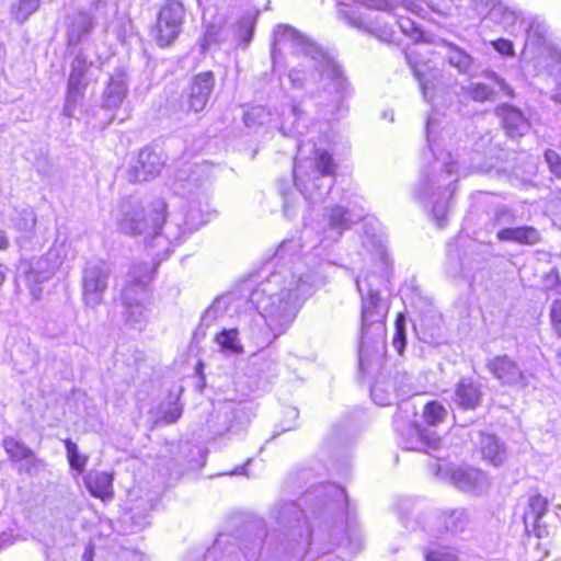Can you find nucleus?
Segmentation results:
<instances>
[{
    "label": "nucleus",
    "mask_w": 561,
    "mask_h": 561,
    "mask_svg": "<svg viewBox=\"0 0 561 561\" xmlns=\"http://www.w3.org/2000/svg\"><path fill=\"white\" fill-rule=\"evenodd\" d=\"M271 122V114L263 106L252 107L244 115V123L249 127L270 124Z\"/></svg>",
    "instance_id": "obj_37"
},
{
    "label": "nucleus",
    "mask_w": 561,
    "mask_h": 561,
    "mask_svg": "<svg viewBox=\"0 0 561 561\" xmlns=\"http://www.w3.org/2000/svg\"><path fill=\"white\" fill-rule=\"evenodd\" d=\"M36 1L41 4V1H42V0H36Z\"/></svg>",
    "instance_id": "obj_62"
},
{
    "label": "nucleus",
    "mask_w": 561,
    "mask_h": 561,
    "mask_svg": "<svg viewBox=\"0 0 561 561\" xmlns=\"http://www.w3.org/2000/svg\"><path fill=\"white\" fill-rule=\"evenodd\" d=\"M153 272L154 268L147 263L135 265L130 271L129 280L122 290L123 316L131 325L140 328L147 320L148 310L145 300Z\"/></svg>",
    "instance_id": "obj_6"
},
{
    "label": "nucleus",
    "mask_w": 561,
    "mask_h": 561,
    "mask_svg": "<svg viewBox=\"0 0 561 561\" xmlns=\"http://www.w3.org/2000/svg\"><path fill=\"white\" fill-rule=\"evenodd\" d=\"M548 506L547 497L541 494H534L528 500V511L525 513V517L529 515L533 519L538 520L547 513Z\"/></svg>",
    "instance_id": "obj_36"
},
{
    "label": "nucleus",
    "mask_w": 561,
    "mask_h": 561,
    "mask_svg": "<svg viewBox=\"0 0 561 561\" xmlns=\"http://www.w3.org/2000/svg\"><path fill=\"white\" fill-rule=\"evenodd\" d=\"M66 254L67 249L64 243H54L43 256L31 261L26 272V280L31 285V293L36 299H38L41 290L35 285L48 280L61 266Z\"/></svg>",
    "instance_id": "obj_10"
},
{
    "label": "nucleus",
    "mask_w": 561,
    "mask_h": 561,
    "mask_svg": "<svg viewBox=\"0 0 561 561\" xmlns=\"http://www.w3.org/2000/svg\"><path fill=\"white\" fill-rule=\"evenodd\" d=\"M36 0H18L11 7V15L19 23H24L33 13L39 9Z\"/></svg>",
    "instance_id": "obj_31"
},
{
    "label": "nucleus",
    "mask_w": 561,
    "mask_h": 561,
    "mask_svg": "<svg viewBox=\"0 0 561 561\" xmlns=\"http://www.w3.org/2000/svg\"><path fill=\"white\" fill-rule=\"evenodd\" d=\"M340 112H341V106L337 107L336 114H339Z\"/></svg>",
    "instance_id": "obj_61"
},
{
    "label": "nucleus",
    "mask_w": 561,
    "mask_h": 561,
    "mask_svg": "<svg viewBox=\"0 0 561 561\" xmlns=\"http://www.w3.org/2000/svg\"><path fill=\"white\" fill-rule=\"evenodd\" d=\"M424 561H458V558L449 548L427 549L424 552Z\"/></svg>",
    "instance_id": "obj_42"
},
{
    "label": "nucleus",
    "mask_w": 561,
    "mask_h": 561,
    "mask_svg": "<svg viewBox=\"0 0 561 561\" xmlns=\"http://www.w3.org/2000/svg\"><path fill=\"white\" fill-rule=\"evenodd\" d=\"M215 87V77L211 71H205L196 75L192 79L187 96V111L195 113L202 112L213 93Z\"/></svg>",
    "instance_id": "obj_13"
},
{
    "label": "nucleus",
    "mask_w": 561,
    "mask_h": 561,
    "mask_svg": "<svg viewBox=\"0 0 561 561\" xmlns=\"http://www.w3.org/2000/svg\"><path fill=\"white\" fill-rule=\"evenodd\" d=\"M2 446L12 462L31 460V463L28 466L19 469L20 472L24 471L26 473H31L32 467H35L37 463L41 462V460L36 458L32 449H30L23 442L14 437H5L2 442Z\"/></svg>",
    "instance_id": "obj_20"
},
{
    "label": "nucleus",
    "mask_w": 561,
    "mask_h": 561,
    "mask_svg": "<svg viewBox=\"0 0 561 561\" xmlns=\"http://www.w3.org/2000/svg\"><path fill=\"white\" fill-rule=\"evenodd\" d=\"M402 4H403V7H404L407 10H409V11H411V12H413V13H416V14H420V13H421V11L423 10V9H422V7H421V4H420V3H417V2H415V1H405V0H403V1H402Z\"/></svg>",
    "instance_id": "obj_55"
},
{
    "label": "nucleus",
    "mask_w": 561,
    "mask_h": 561,
    "mask_svg": "<svg viewBox=\"0 0 561 561\" xmlns=\"http://www.w3.org/2000/svg\"><path fill=\"white\" fill-rule=\"evenodd\" d=\"M84 80L69 77L67 88V99L64 106V114L66 116H72L78 101L83 96L85 90Z\"/></svg>",
    "instance_id": "obj_27"
},
{
    "label": "nucleus",
    "mask_w": 561,
    "mask_h": 561,
    "mask_svg": "<svg viewBox=\"0 0 561 561\" xmlns=\"http://www.w3.org/2000/svg\"><path fill=\"white\" fill-rule=\"evenodd\" d=\"M507 135L512 138L524 136L530 128L524 113L515 106L503 104L496 108Z\"/></svg>",
    "instance_id": "obj_15"
},
{
    "label": "nucleus",
    "mask_w": 561,
    "mask_h": 561,
    "mask_svg": "<svg viewBox=\"0 0 561 561\" xmlns=\"http://www.w3.org/2000/svg\"><path fill=\"white\" fill-rule=\"evenodd\" d=\"M439 519L444 530L450 534L462 533L470 524L467 512L458 508L444 512Z\"/></svg>",
    "instance_id": "obj_24"
},
{
    "label": "nucleus",
    "mask_w": 561,
    "mask_h": 561,
    "mask_svg": "<svg viewBox=\"0 0 561 561\" xmlns=\"http://www.w3.org/2000/svg\"><path fill=\"white\" fill-rule=\"evenodd\" d=\"M419 440L426 449H437L440 446V437L436 434H427L419 424L414 425Z\"/></svg>",
    "instance_id": "obj_43"
},
{
    "label": "nucleus",
    "mask_w": 561,
    "mask_h": 561,
    "mask_svg": "<svg viewBox=\"0 0 561 561\" xmlns=\"http://www.w3.org/2000/svg\"><path fill=\"white\" fill-rule=\"evenodd\" d=\"M557 66H558V71L561 75V57L559 58Z\"/></svg>",
    "instance_id": "obj_60"
},
{
    "label": "nucleus",
    "mask_w": 561,
    "mask_h": 561,
    "mask_svg": "<svg viewBox=\"0 0 561 561\" xmlns=\"http://www.w3.org/2000/svg\"><path fill=\"white\" fill-rule=\"evenodd\" d=\"M479 388H457L456 400L463 410L474 409L480 402Z\"/></svg>",
    "instance_id": "obj_33"
},
{
    "label": "nucleus",
    "mask_w": 561,
    "mask_h": 561,
    "mask_svg": "<svg viewBox=\"0 0 561 561\" xmlns=\"http://www.w3.org/2000/svg\"><path fill=\"white\" fill-rule=\"evenodd\" d=\"M15 226L25 232H32L36 225V215L32 208H24L18 213Z\"/></svg>",
    "instance_id": "obj_40"
},
{
    "label": "nucleus",
    "mask_w": 561,
    "mask_h": 561,
    "mask_svg": "<svg viewBox=\"0 0 561 561\" xmlns=\"http://www.w3.org/2000/svg\"><path fill=\"white\" fill-rule=\"evenodd\" d=\"M111 270L104 261H90L82 271V301L85 307L95 309L103 302L108 286Z\"/></svg>",
    "instance_id": "obj_9"
},
{
    "label": "nucleus",
    "mask_w": 561,
    "mask_h": 561,
    "mask_svg": "<svg viewBox=\"0 0 561 561\" xmlns=\"http://www.w3.org/2000/svg\"><path fill=\"white\" fill-rule=\"evenodd\" d=\"M182 405L179 398L170 401L165 407H162L157 424H172L182 416Z\"/></svg>",
    "instance_id": "obj_35"
},
{
    "label": "nucleus",
    "mask_w": 561,
    "mask_h": 561,
    "mask_svg": "<svg viewBox=\"0 0 561 561\" xmlns=\"http://www.w3.org/2000/svg\"><path fill=\"white\" fill-rule=\"evenodd\" d=\"M364 217V208L352 210L341 205H335L328 209L327 219L329 226V238L336 241L345 230Z\"/></svg>",
    "instance_id": "obj_14"
},
{
    "label": "nucleus",
    "mask_w": 561,
    "mask_h": 561,
    "mask_svg": "<svg viewBox=\"0 0 561 561\" xmlns=\"http://www.w3.org/2000/svg\"><path fill=\"white\" fill-rule=\"evenodd\" d=\"M93 27V16L87 12H78L73 15L68 28V42L70 45L78 44L81 38L89 34Z\"/></svg>",
    "instance_id": "obj_23"
},
{
    "label": "nucleus",
    "mask_w": 561,
    "mask_h": 561,
    "mask_svg": "<svg viewBox=\"0 0 561 561\" xmlns=\"http://www.w3.org/2000/svg\"><path fill=\"white\" fill-rule=\"evenodd\" d=\"M8 245H9V241L5 236V232L0 228V250L7 249Z\"/></svg>",
    "instance_id": "obj_56"
},
{
    "label": "nucleus",
    "mask_w": 561,
    "mask_h": 561,
    "mask_svg": "<svg viewBox=\"0 0 561 561\" xmlns=\"http://www.w3.org/2000/svg\"><path fill=\"white\" fill-rule=\"evenodd\" d=\"M64 445L69 466L78 472H82L87 466L89 457L80 454L78 446L70 438L64 439Z\"/></svg>",
    "instance_id": "obj_32"
},
{
    "label": "nucleus",
    "mask_w": 561,
    "mask_h": 561,
    "mask_svg": "<svg viewBox=\"0 0 561 561\" xmlns=\"http://www.w3.org/2000/svg\"><path fill=\"white\" fill-rule=\"evenodd\" d=\"M215 342L219 346L220 352L227 355H241L244 353L238 329H222L215 335Z\"/></svg>",
    "instance_id": "obj_22"
},
{
    "label": "nucleus",
    "mask_w": 561,
    "mask_h": 561,
    "mask_svg": "<svg viewBox=\"0 0 561 561\" xmlns=\"http://www.w3.org/2000/svg\"><path fill=\"white\" fill-rule=\"evenodd\" d=\"M468 95L476 102L491 101L494 96L492 88L484 83H472L467 88Z\"/></svg>",
    "instance_id": "obj_39"
},
{
    "label": "nucleus",
    "mask_w": 561,
    "mask_h": 561,
    "mask_svg": "<svg viewBox=\"0 0 561 561\" xmlns=\"http://www.w3.org/2000/svg\"><path fill=\"white\" fill-rule=\"evenodd\" d=\"M231 414H232V419L228 422V424H227V426H226V428H227L228 431L233 426V422H234V420H236V415H234V413H233V412H231Z\"/></svg>",
    "instance_id": "obj_57"
},
{
    "label": "nucleus",
    "mask_w": 561,
    "mask_h": 561,
    "mask_svg": "<svg viewBox=\"0 0 561 561\" xmlns=\"http://www.w3.org/2000/svg\"><path fill=\"white\" fill-rule=\"evenodd\" d=\"M486 77L493 80L507 96H514L513 89L505 82L504 79L500 78L495 72H489L486 73Z\"/></svg>",
    "instance_id": "obj_53"
},
{
    "label": "nucleus",
    "mask_w": 561,
    "mask_h": 561,
    "mask_svg": "<svg viewBox=\"0 0 561 561\" xmlns=\"http://www.w3.org/2000/svg\"><path fill=\"white\" fill-rule=\"evenodd\" d=\"M548 33V27L543 22L531 21L527 28V41L536 46L545 43Z\"/></svg>",
    "instance_id": "obj_38"
},
{
    "label": "nucleus",
    "mask_w": 561,
    "mask_h": 561,
    "mask_svg": "<svg viewBox=\"0 0 561 561\" xmlns=\"http://www.w3.org/2000/svg\"><path fill=\"white\" fill-rule=\"evenodd\" d=\"M435 128H436V121L433 116H430L426 122V139H427L428 147H430L431 151L433 152V154H435V149H434L435 139L433 138Z\"/></svg>",
    "instance_id": "obj_52"
},
{
    "label": "nucleus",
    "mask_w": 561,
    "mask_h": 561,
    "mask_svg": "<svg viewBox=\"0 0 561 561\" xmlns=\"http://www.w3.org/2000/svg\"><path fill=\"white\" fill-rule=\"evenodd\" d=\"M283 121L280 124V130L284 135L295 134L302 135L304 130L300 129V121L304 117V112L297 106L291 105L287 111L283 112Z\"/></svg>",
    "instance_id": "obj_28"
},
{
    "label": "nucleus",
    "mask_w": 561,
    "mask_h": 561,
    "mask_svg": "<svg viewBox=\"0 0 561 561\" xmlns=\"http://www.w3.org/2000/svg\"><path fill=\"white\" fill-rule=\"evenodd\" d=\"M297 202L291 196H284V215L288 218L297 214Z\"/></svg>",
    "instance_id": "obj_54"
},
{
    "label": "nucleus",
    "mask_w": 561,
    "mask_h": 561,
    "mask_svg": "<svg viewBox=\"0 0 561 561\" xmlns=\"http://www.w3.org/2000/svg\"><path fill=\"white\" fill-rule=\"evenodd\" d=\"M114 474L111 471H91L84 478V484L90 494L103 502L114 497Z\"/></svg>",
    "instance_id": "obj_17"
},
{
    "label": "nucleus",
    "mask_w": 561,
    "mask_h": 561,
    "mask_svg": "<svg viewBox=\"0 0 561 561\" xmlns=\"http://www.w3.org/2000/svg\"><path fill=\"white\" fill-rule=\"evenodd\" d=\"M288 50L293 57L302 58V67L289 70L288 79L294 89H305L307 83L317 78L328 79L334 85L339 101L345 98L348 89L347 80L341 67L322 50L314 42L288 25H279L274 32L272 58L276 54Z\"/></svg>",
    "instance_id": "obj_2"
},
{
    "label": "nucleus",
    "mask_w": 561,
    "mask_h": 561,
    "mask_svg": "<svg viewBox=\"0 0 561 561\" xmlns=\"http://www.w3.org/2000/svg\"><path fill=\"white\" fill-rule=\"evenodd\" d=\"M398 24L402 32L409 35L414 41H419L422 37L421 31L415 26V24L410 19H400Z\"/></svg>",
    "instance_id": "obj_47"
},
{
    "label": "nucleus",
    "mask_w": 561,
    "mask_h": 561,
    "mask_svg": "<svg viewBox=\"0 0 561 561\" xmlns=\"http://www.w3.org/2000/svg\"><path fill=\"white\" fill-rule=\"evenodd\" d=\"M221 41L220 30L215 25H209L206 27L204 38L202 42L203 50L209 48L213 44L219 43Z\"/></svg>",
    "instance_id": "obj_46"
},
{
    "label": "nucleus",
    "mask_w": 561,
    "mask_h": 561,
    "mask_svg": "<svg viewBox=\"0 0 561 561\" xmlns=\"http://www.w3.org/2000/svg\"><path fill=\"white\" fill-rule=\"evenodd\" d=\"M493 48L504 56H514V46L513 43L508 39L500 38L496 41H493L492 43Z\"/></svg>",
    "instance_id": "obj_51"
},
{
    "label": "nucleus",
    "mask_w": 561,
    "mask_h": 561,
    "mask_svg": "<svg viewBox=\"0 0 561 561\" xmlns=\"http://www.w3.org/2000/svg\"><path fill=\"white\" fill-rule=\"evenodd\" d=\"M551 99L556 102V103H561V92L560 93H556L551 96Z\"/></svg>",
    "instance_id": "obj_58"
},
{
    "label": "nucleus",
    "mask_w": 561,
    "mask_h": 561,
    "mask_svg": "<svg viewBox=\"0 0 561 561\" xmlns=\"http://www.w3.org/2000/svg\"><path fill=\"white\" fill-rule=\"evenodd\" d=\"M302 153L299 146L293 170L295 185L309 203H321L334 184L332 156L320 149H314L312 157L304 158Z\"/></svg>",
    "instance_id": "obj_4"
},
{
    "label": "nucleus",
    "mask_w": 561,
    "mask_h": 561,
    "mask_svg": "<svg viewBox=\"0 0 561 561\" xmlns=\"http://www.w3.org/2000/svg\"><path fill=\"white\" fill-rule=\"evenodd\" d=\"M337 19L345 22L348 26L365 33L376 34L378 27L370 15L359 12L358 7L367 10L383 11L394 13L397 0H335Z\"/></svg>",
    "instance_id": "obj_8"
},
{
    "label": "nucleus",
    "mask_w": 561,
    "mask_h": 561,
    "mask_svg": "<svg viewBox=\"0 0 561 561\" xmlns=\"http://www.w3.org/2000/svg\"><path fill=\"white\" fill-rule=\"evenodd\" d=\"M204 217L203 214H197L194 208H191L186 215L185 225L188 229H197L207 221Z\"/></svg>",
    "instance_id": "obj_50"
},
{
    "label": "nucleus",
    "mask_w": 561,
    "mask_h": 561,
    "mask_svg": "<svg viewBox=\"0 0 561 561\" xmlns=\"http://www.w3.org/2000/svg\"><path fill=\"white\" fill-rule=\"evenodd\" d=\"M550 318L553 328L559 336H561V299H556L550 308Z\"/></svg>",
    "instance_id": "obj_49"
},
{
    "label": "nucleus",
    "mask_w": 561,
    "mask_h": 561,
    "mask_svg": "<svg viewBox=\"0 0 561 561\" xmlns=\"http://www.w3.org/2000/svg\"><path fill=\"white\" fill-rule=\"evenodd\" d=\"M545 160L549 167L550 172L552 174H554L558 179L561 180V157H560V154L552 149H548L545 152Z\"/></svg>",
    "instance_id": "obj_45"
},
{
    "label": "nucleus",
    "mask_w": 561,
    "mask_h": 561,
    "mask_svg": "<svg viewBox=\"0 0 561 561\" xmlns=\"http://www.w3.org/2000/svg\"><path fill=\"white\" fill-rule=\"evenodd\" d=\"M516 221V215L513 209L506 205H496L490 214L489 224L492 227H511Z\"/></svg>",
    "instance_id": "obj_29"
},
{
    "label": "nucleus",
    "mask_w": 561,
    "mask_h": 561,
    "mask_svg": "<svg viewBox=\"0 0 561 561\" xmlns=\"http://www.w3.org/2000/svg\"><path fill=\"white\" fill-rule=\"evenodd\" d=\"M298 247L299 242L296 240L284 241L275 254L277 270L250 294V301L272 333L266 343L284 334L296 319L302 304L317 288L325 284V277L320 271L322 266L311 270L294 253Z\"/></svg>",
    "instance_id": "obj_1"
},
{
    "label": "nucleus",
    "mask_w": 561,
    "mask_h": 561,
    "mask_svg": "<svg viewBox=\"0 0 561 561\" xmlns=\"http://www.w3.org/2000/svg\"><path fill=\"white\" fill-rule=\"evenodd\" d=\"M392 345L399 354L403 353L405 347V319L402 314H398L396 320V332Z\"/></svg>",
    "instance_id": "obj_41"
},
{
    "label": "nucleus",
    "mask_w": 561,
    "mask_h": 561,
    "mask_svg": "<svg viewBox=\"0 0 561 561\" xmlns=\"http://www.w3.org/2000/svg\"><path fill=\"white\" fill-rule=\"evenodd\" d=\"M488 368L503 383H516L524 378L518 365L507 355H500L490 359Z\"/></svg>",
    "instance_id": "obj_19"
},
{
    "label": "nucleus",
    "mask_w": 561,
    "mask_h": 561,
    "mask_svg": "<svg viewBox=\"0 0 561 561\" xmlns=\"http://www.w3.org/2000/svg\"><path fill=\"white\" fill-rule=\"evenodd\" d=\"M89 66L90 64L87 61L85 57L79 54L71 64V71L69 77L84 80V76L89 69Z\"/></svg>",
    "instance_id": "obj_44"
},
{
    "label": "nucleus",
    "mask_w": 561,
    "mask_h": 561,
    "mask_svg": "<svg viewBox=\"0 0 561 561\" xmlns=\"http://www.w3.org/2000/svg\"><path fill=\"white\" fill-rule=\"evenodd\" d=\"M520 18V12L516 9L497 4L490 11V19L503 26L504 30L511 31Z\"/></svg>",
    "instance_id": "obj_26"
},
{
    "label": "nucleus",
    "mask_w": 561,
    "mask_h": 561,
    "mask_svg": "<svg viewBox=\"0 0 561 561\" xmlns=\"http://www.w3.org/2000/svg\"><path fill=\"white\" fill-rule=\"evenodd\" d=\"M496 239L519 245H535L541 241V234L533 226L504 227L496 232Z\"/></svg>",
    "instance_id": "obj_18"
},
{
    "label": "nucleus",
    "mask_w": 561,
    "mask_h": 561,
    "mask_svg": "<svg viewBox=\"0 0 561 561\" xmlns=\"http://www.w3.org/2000/svg\"><path fill=\"white\" fill-rule=\"evenodd\" d=\"M443 45L447 48L446 58L450 66L462 73H468L472 69L473 60L469 54L451 43L444 42Z\"/></svg>",
    "instance_id": "obj_25"
},
{
    "label": "nucleus",
    "mask_w": 561,
    "mask_h": 561,
    "mask_svg": "<svg viewBox=\"0 0 561 561\" xmlns=\"http://www.w3.org/2000/svg\"><path fill=\"white\" fill-rule=\"evenodd\" d=\"M165 164L162 151L146 147L130 161L128 169L129 182L139 183L154 179Z\"/></svg>",
    "instance_id": "obj_12"
},
{
    "label": "nucleus",
    "mask_w": 561,
    "mask_h": 561,
    "mask_svg": "<svg viewBox=\"0 0 561 561\" xmlns=\"http://www.w3.org/2000/svg\"><path fill=\"white\" fill-rule=\"evenodd\" d=\"M127 94V75L122 69H116L110 77L103 93L102 106L117 108L122 105Z\"/></svg>",
    "instance_id": "obj_16"
},
{
    "label": "nucleus",
    "mask_w": 561,
    "mask_h": 561,
    "mask_svg": "<svg viewBox=\"0 0 561 561\" xmlns=\"http://www.w3.org/2000/svg\"><path fill=\"white\" fill-rule=\"evenodd\" d=\"M477 450L481 455L482 459L486 460L493 466H500L505 459V450L503 445L492 434H480Z\"/></svg>",
    "instance_id": "obj_21"
},
{
    "label": "nucleus",
    "mask_w": 561,
    "mask_h": 561,
    "mask_svg": "<svg viewBox=\"0 0 561 561\" xmlns=\"http://www.w3.org/2000/svg\"><path fill=\"white\" fill-rule=\"evenodd\" d=\"M446 157L448 161L436 157L434 165L422 174L414 191L420 201L432 204V213L439 227L445 225L449 201L454 193L453 184L457 181L453 178L457 173V163L451 160L450 153Z\"/></svg>",
    "instance_id": "obj_5"
},
{
    "label": "nucleus",
    "mask_w": 561,
    "mask_h": 561,
    "mask_svg": "<svg viewBox=\"0 0 561 561\" xmlns=\"http://www.w3.org/2000/svg\"><path fill=\"white\" fill-rule=\"evenodd\" d=\"M227 311L226 302L224 299H215L214 302L205 310L202 316V325L209 328L218 319H220Z\"/></svg>",
    "instance_id": "obj_34"
},
{
    "label": "nucleus",
    "mask_w": 561,
    "mask_h": 561,
    "mask_svg": "<svg viewBox=\"0 0 561 561\" xmlns=\"http://www.w3.org/2000/svg\"><path fill=\"white\" fill-rule=\"evenodd\" d=\"M185 10L178 0H168L160 9L153 36L160 47L171 45L182 31Z\"/></svg>",
    "instance_id": "obj_11"
},
{
    "label": "nucleus",
    "mask_w": 561,
    "mask_h": 561,
    "mask_svg": "<svg viewBox=\"0 0 561 561\" xmlns=\"http://www.w3.org/2000/svg\"><path fill=\"white\" fill-rule=\"evenodd\" d=\"M415 78L420 83V88L425 100L430 99V91L433 89V82L416 67H413Z\"/></svg>",
    "instance_id": "obj_48"
},
{
    "label": "nucleus",
    "mask_w": 561,
    "mask_h": 561,
    "mask_svg": "<svg viewBox=\"0 0 561 561\" xmlns=\"http://www.w3.org/2000/svg\"><path fill=\"white\" fill-rule=\"evenodd\" d=\"M423 419L426 425L436 426L446 420L447 411L438 401H428L423 408Z\"/></svg>",
    "instance_id": "obj_30"
},
{
    "label": "nucleus",
    "mask_w": 561,
    "mask_h": 561,
    "mask_svg": "<svg viewBox=\"0 0 561 561\" xmlns=\"http://www.w3.org/2000/svg\"><path fill=\"white\" fill-rule=\"evenodd\" d=\"M375 390H379V391H382V388H373V392H371V396L374 399H377L378 394L376 393Z\"/></svg>",
    "instance_id": "obj_59"
},
{
    "label": "nucleus",
    "mask_w": 561,
    "mask_h": 561,
    "mask_svg": "<svg viewBox=\"0 0 561 561\" xmlns=\"http://www.w3.org/2000/svg\"><path fill=\"white\" fill-rule=\"evenodd\" d=\"M167 204L163 199L153 201L147 208L139 202L123 199L119 203L116 221L119 230L129 236H144L146 247L151 250L150 255L159 264L172 251L173 243L180 241V228L167 224V232H160L165 224Z\"/></svg>",
    "instance_id": "obj_3"
},
{
    "label": "nucleus",
    "mask_w": 561,
    "mask_h": 561,
    "mask_svg": "<svg viewBox=\"0 0 561 561\" xmlns=\"http://www.w3.org/2000/svg\"><path fill=\"white\" fill-rule=\"evenodd\" d=\"M379 277L376 275L356 278V287L362 296V341L369 339V331L373 335L381 337L385 331L383 322L388 313L387 301L379 296L378 288H375Z\"/></svg>",
    "instance_id": "obj_7"
}]
</instances>
